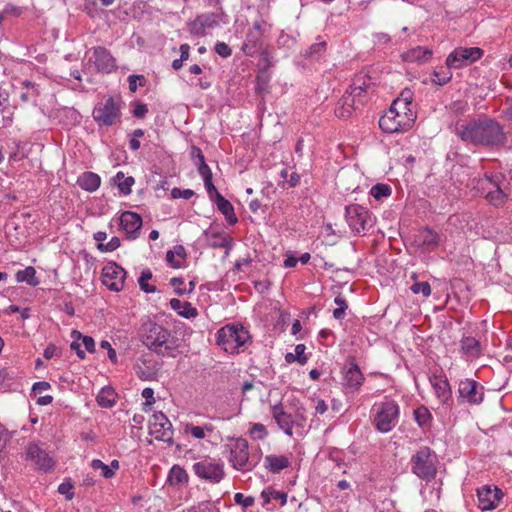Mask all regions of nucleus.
<instances>
[{
    "mask_svg": "<svg viewBox=\"0 0 512 512\" xmlns=\"http://www.w3.org/2000/svg\"><path fill=\"white\" fill-rule=\"evenodd\" d=\"M271 414L278 427L288 436L293 435L294 420L291 414L287 413L281 404L271 407Z\"/></svg>",
    "mask_w": 512,
    "mask_h": 512,
    "instance_id": "nucleus-25",
    "label": "nucleus"
},
{
    "mask_svg": "<svg viewBox=\"0 0 512 512\" xmlns=\"http://www.w3.org/2000/svg\"><path fill=\"white\" fill-rule=\"evenodd\" d=\"M186 258V251L182 245H177L166 253V261L173 268H180Z\"/></svg>",
    "mask_w": 512,
    "mask_h": 512,
    "instance_id": "nucleus-32",
    "label": "nucleus"
},
{
    "mask_svg": "<svg viewBox=\"0 0 512 512\" xmlns=\"http://www.w3.org/2000/svg\"><path fill=\"white\" fill-rule=\"evenodd\" d=\"M416 118L415 110H401L399 107L391 105L379 119V127L385 133L405 132L412 128Z\"/></svg>",
    "mask_w": 512,
    "mask_h": 512,
    "instance_id": "nucleus-6",
    "label": "nucleus"
},
{
    "mask_svg": "<svg viewBox=\"0 0 512 512\" xmlns=\"http://www.w3.org/2000/svg\"><path fill=\"white\" fill-rule=\"evenodd\" d=\"M119 224L127 239L135 240L139 237L143 221L138 213L124 211L119 217Z\"/></svg>",
    "mask_w": 512,
    "mask_h": 512,
    "instance_id": "nucleus-19",
    "label": "nucleus"
},
{
    "mask_svg": "<svg viewBox=\"0 0 512 512\" xmlns=\"http://www.w3.org/2000/svg\"><path fill=\"white\" fill-rule=\"evenodd\" d=\"M198 165V172L202 176L203 180H211L212 172L209 166L206 164L205 159L196 163Z\"/></svg>",
    "mask_w": 512,
    "mask_h": 512,
    "instance_id": "nucleus-52",
    "label": "nucleus"
},
{
    "mask_svg": "<svg viewBox=\"0 0 512 512\" xmlns=\"http://www.w3.org/2000/svg\"><path fill=\"white\" fill-rule=\"evenodd\" d=\"M411 291L414 294H422L424 297H428L431 294L430 284L426 281L424 282H415L411 287Z\"/></svg>",
    "mask_w": 512,
    "mask_h": 512,
    "instance_id": "nucleus-46",
    "label": "nucleus"
},
{
    "mask_svg": "<svg viewBox=\"0 0 512 512\" xmlns=\"http://www.w3.org/2000/svg\"><path fill=\"white\" fill-rule=\"evenodd\" d=\"M126 271L115 263L103 268L102 283L112 291H121L124 287Z\"/></svg>",
    "mask_w": 512,
    "mask_h": 512,
    "instance_id": "nucleus-18",
    "label": "nucleus"
},
{
    "mask_svg": "<svg viewBox=\"0 0 512 512\" xmlns=\"http://www.w3.org/2000/svg\"><path fill=\"white\" fill-rule=\"evenodd\" d=\"M192 470L199 478L211 483H219L225 475L223 463L212 458H204L195 462Z\"/></svg>",
    "mask_w": 512,
    "mask_h": 512,
    "instance_id": "nucleus-11",
    "label": "nucleus"
},
{
    "mask_svg": "<svg viewBox=\"0 0 512 512\" xmlns=\"http://www.w3.org/2000/svg\"><path fill=\"white\" fill-rule=\"evenodd\" d=\"M120 239L118 237H112L110 241L106 244L99 243L98 249L102 252H112L116 250L118 247H120Z\"/></svg>",
    "mask_w": 512,
    "mask_h": 512,
    "instance_id": "nucleus-50",
    "label": "nucleus"
},
{
    "mask_svg": "<svg viewBox=\"0 0 512 512\" xmlns=\"http://www.w3.org/2000/svg\"><path fill=\"white\" fill-rule=\"evenodd\" d=\"M152 278V272L149 269H146L142 271L138 283L141 288L146 293H154L156 292V287L153 285H150L148 281Z\"/></svg>",
    "mask_w": 512,
    "mask_h": 512,
    "instance_id": "nucleus-43",
    "label": "nucleus"
},
{
    "mask_svg": "<svg viewBox=\"0 0 512 512\" xmlns=\"http://www.w3.org/2000/svg\"><path fill=\"white\" fill-rule=\"evenodd\" d=\"M56 353H57V347L53 344H50L44 350L43 356L49 360V359L53 358L56 355Z\"/></svg>",
    "mask_w": 512,
    "mask_h": 512,
    "instance_id": "nucleus-64",
    "label": "nucleus"
},
{
    "mask_svg": "<svg viewBox=\"0 0 512 512\" xmlns=\"http://www.w3.org/2000/svg\"><path fill=\"white\" fill-rule=\"evenodd\" d=\"M91 467L94 470H101V475L106 478L110 479L113 478V472H111V469H108V465L104 464L99 459H94L91 462Z\"/></svg>",
    "mask_w": 512,
    "mask_h": 512,
    "instance_id": "nucleus-47",
    "label": "nucleus"
},
{
    "mask_svg": "<svg viewBox=\"0 0 512 512\" xmlns=\"http://www.w3.org/2000/svg\"><path fill=\"white\" fill-rule=\"evenodd\" d=\"M264 463L265 467L272 473H279L290 466L289 459L284 455H267Z\"/></svg>",
    "mask_w": 512,
    "mask_h": 512,
    "instance_id": "nucleus-28",
    "label": "nucleus"
},
{
    "mask_svg": "<svg viewBox=\"0 0 512 512\" xmlns=\"http://www.w3.org/2000/svg\"><path fill=\"white\" fill-rule=\"evenodd\" d=\"M149 432L157 440L172 444L173 428L170 420L163 412H156L149 420Z\"/></svg>",
    "mask_w": 512,
    "mask_h": 512,
    "instance_id": "nucleus-13",
    "label": "nucleus"
},
{
    "mask_svg": "<svg viewBox=\"0 0 512 512\" xmlns=\"http://www.w3.org/2000/svg\"><path fill=\"white\" fill-rule=\"evenodd\" d=\"M26 459L30 460L36 469L44 472L53 470L55 466L54 459L39 443L36 442H32L27 445Z\"/></svg>",
    "mask_w": 512,
    "mask_h": 512,
    "instance_id": "nucleus-15",
    "label": "nucleus"
},
{
    "mask_svg": "<svg viewBox=\"0 0 512 512\" xmlns=\"http://www.w3.org/2000/svg\"><path fill=\"white\" fill-rule=\"evenodd\" d=\"M229 462L238 471L248 472L254 469L256 463L250 459L248 441L244 438L234 439L229 445Z\"/></svg>",
    "mask_w": 512,
    "mask_h": 512,
    "instance_id": "nucleus-9",
    "label": "nucleus"
},
{
    "mask_svg": "<svg viewBox=\"0 0 512 512\" xmlns=\"http://www.w3.org/2000/svg\"><path fill=\"white\" fill-rule=\"evenodd\" d=\"M430 383L439 402L448 404L452 399V391L446 376L433 375L430 378Z\"/></svg>",
    "mask_w": 512,
    "mask_h": 512,
    "instance_id": "nucleus-24",
    "label": "nucleus"
},
{
    "mask_svg": "<svg viewBox=\"0 0 512 512\" xmlns=\"http://www.w3.org/2000/svg\"><path fill=\"white\" fill-rule=\"evenodd\" d=\"M100 347L102 349L107 350L108 357H109L110 361L112 363L116 364L117 363V354H116L115 349L112 348L111 344L107 340H102L100 342Z\"/></svg>",
    "mask_w": 512,
    "mask_h": 512,
    "instance_id": "nucleus-56",
    "label": "nucleus"
},
{
    "mask_svg": "<svg viewBox=\"0 0 512 512\" xmlns=\"http://www.w3.org/2000/svg\"><path fill=\"white\" fill-rule=\"evenodd\" d=\"M328 410V405L326 402L322 399H317L316 406H315V412L317 414L323 415Z\"/></svg>",
    "mask_w": 512,
    "mask_h": 512,
    "instance_id": "nucleus-63",
    "label": "nucleus"
},
{
    "mask_svg": "<svg viewBox=\"0 0 512 512\" xmlns=\"http://www.w3.org/2000/svg\"><path fill=\"white\" fill-rule=\"evenodd\" d=\"M78 185L88 191L94 192L96 191L101 183V179L98 174L93 172H85L78 178Z\"/></svg>",
    "mask_w": 512,
    "mask_h": 512,
    "instance_id": "nucleus-31",
    "label": "nucleus"
},
{
    "mask_svg": "<svg viewBox=\"0 0 512 512\" xmlns=\"http://www.w3.org/2000/svg\"><path fill=\"white\" fill-rule=\"evenodd\" d=\"M391 188L387 184L378 183L374 185L370 190V195L373 196L376 200H381L390 196Z\"/></svg>",
    "mask_w": 512,
    "mask_h": 512,
    "instance_id": "nucleus-44",
    "label": "nucleus"
},
{
    "mask_svg": "<svg viewBox=\"0 0 512 512\" xmlns=\"http://www.w3.org/2000/svg\"><path fill=\"white\" fill-rule=\"evenodd\" d=\"M215 203L217 209L225 216V219L230 225L237 223L238 219L235 215L233 205L219 192H216Z\"/></svg>",
    "mask_w": 512,
    "mask_h": 512,
    "instance_id": "nucleus-26",
    "label": "nucleus"
},
{
    "mask_svg": "<svg viewBox=\"0 0 512 512\" xmlns=\"http://www.w3.org/2000/svg\"><path fill=\"white\" fill-rule=\"evenodd\" d=\"M97 403L101 407L105 408L114 406L116 403V394L114 390L108 387L103 388L97 396Z\"/></svg>",
    "mask_w": 512,
    "mask_h": 512,
    "instance_id": "nucleus-36",
    "label": "nucleus"
},
{
    "mask_svg": "<svg viewBox=\"0 0 512 512\" xmlns=\"http://www.w3.org/2000/svg\"><path fill=\"white\" fill-rule=\"evenodd\" d=\"M168 481L171 485H178L188 481V474L179 465H174L169 472Z\"/></svg>",
    "mask_w": 512,
    "mask_h": 512,
    "instance_id": "nucleus-38",
    "label": "nucleus"
},
{
    "mask_svg": "<svg viewBox=\"0 0 512 512\" xmlns=\"http://www.w3.org/2000/svg\"><path fill=\"white\" fill-rule=\"evenodd\" d=\"M205 28L202 24V22L199 20L198 17H196L192 22L189 23V31L191 34H194L196 36H204L205 35Z\"/></svg>",
    "mask_w": 512,
    "mask_h": 512,
    "instance_id": "nucleus-51",
    "label": "nucleus"
},
{
    "mask_svg": "<svg viewBox=\"0 0 512 512\" xmlns=\"http://www.w3.org/2000/svg\"><path fill=\"white\" fill-rule=\"evenodd\" d=\"M170 307L186 319L198 316V310L190 302H182L177 298H173L170 300Z\"/></svg>",
    "mask_w": 512,
    "mask_h": 512,
    "instance_id": "nucleus-29",
    "label": "nucleus"
},
{
    "mask_svg": "<svg viewBox=\"0 0 512 512\" xmlns=\"http://www.w3.org/2000/svg\"><path fill=\"white\" fill-rule=\"evenodd\" d=\"M115 178L119 191L124 195L130 194L131 188L135 182L134 178L132 176L125 177L123 172H118Z\"/></svg>",
    "mask_w": 512,
    "mask_h": 512,
    "instance_id": "nucleus-41",
    "label": "nucleus"
},
{
    "mask_svg": "<svg viewBox=\"0 0 512 512\" xmlns=\"http://www.w3.org/2000/svg\"><path fill=\"white\" fill-rule=\"evenodd\" d=\"M413 243L424 251L431 252L438 247L440 243V236L436 231L425 227L418 230L414 235Z\"/></svg>",
    "mask_w": 512,
    "mask_h": 512,
    "instance_id": "nucleus-23",
    "label": "nucleus"
},
{
    "mask_svg": "<svg viewBox=\"0 0 512 512\" xmlns=\"http://www.w3.org/2000/svg\"><path fill=\"white\" fill-rule=\"evenodd\" d=\"M234 501L235 503L242 505L245 508L250 507L254 504L253 497H246L242 493H236L234 495Z\"/></svg>",
    "mask_w": 512,
    "mask_h": 512,
    "instance_id": "nucleus-53",
    "label": "nucleus"
},
{
    "mask_svg": "<svg viewBox=\"0 0 512 512\" xmlns=\"http://www.w3.org/2000/svg\"><path fill=\"white\" fill-rule=\"evenodd\" d=\"M413 99V91L409 88H405L391 105L399 107L401 110H414Z\"/></svg>",
    "mask_w": 512,
    "mask_h": 512,
    "instance_id": "nucleus-33",
    "label": "nucleus"
},
{
    "mask_svg": "<svg viewBox=\"0 0 512 512\" xmlns=\"http://www.w3.org/2000/svg\"><path fill=\"white\" fill-rule=\"evenodd\" d=\"M122 102L113 97H107L93 109L92 116L99 126H113L121 122Z\"/></svg>",
    "mask_w": 512,
    "mask_h": 512,
    "instance_id": "nucleus-8",
    "label": "nucleus"
},
{
    "mask_svg": "<svg viewBox=\"0 0 512 512\" xmlns=\"http://www.w3.org/2000/svg\"><path fill=\"white\" fill-rule=\"evenodd\" d=\"M345 217L349 227L357 233L366 230L370 225L369 211L360 205L347 206Z\"/></svg>",
    "mask_w": 512,
    "mask_h": 512,
    "instance_id": "nucleus-17",
    "label": "nucleus"
},
{
    "mask_svg": "<svg viewBox=\"0 0 512 512\" xmlns=\"http://www.w3.org/2000/svg\"><path fill=\"white\" fill-rule=\"evenodd\" d=\"M197 17L202 22L205 29L213 28L218 25L216 16L213 13L201 14V15H198Z\"/></svg>",
    "mask_w": 512,
    "mask_h": 512,
    "instance_id": "nucleus-49",
    "label": "nucleus"
},
{
    "mask_svg": "<svg viewBox=\"0 0 512 512\" xmlns=\"http://www.w3.org/2000/svg\"><path fill=\"white\" fill-rule=\"evenodd\" d=\"M432 57V50L427 47L417 46L405 52L403 59L407 62H428Z\"/></svg>",
    "mask_w": 512,
    "mask_h": 512,
    "instance_id": "nucleus-27",
    "label": "nucleus"
},
{
    "mask_svg": "<svg viewBox=\"0 0 512 512\" xmlns=\"http://www.w3.org/2000/svg\"><path fill=\"white\" fill-rule=\"evenodd\" d=\"M411 472L422 480L430 481L437 473V455L429 447H421L410 460Z\"/></svg>",
    "mask_w": 512,
    "mask_h": 512,
    "instance_id": "nucleus-7",
    "label": "nucleus"
},
{
    "mask_svg": "<svg viewBox=\"0 0 512 512\" xmlns=\"http://www.w3.org/2000/svg\"><path fill=\"white\" fill-rule=\"evenodd\" d=\"M93 62L95 70L99 73H112L116 71V59L111 52L103 46H97L92 49V56L89 58V63Z\"/></svg>",
    "mask_w": 512,
    "mask_h": 512,
    "instance_id": "nucleus-16",
    "label": "nucleus"
},
{
    "mask_svg": "<svg viewBox=\"0 0 512 512\" xmlns=\"http://www.w3.org/2000/svg\"><path fill=\"white\" fill-rule=\"evenodd\" d=\"M458 399L470 405H478L484 399L483 386L472 379H463L458 385Z\"/></svg>",
    "mask_w": 512,
    "mask_h": 512,
    "instance_id": "nucleus-14",
    "label": "nucleus"
},
{
    "mask_svg": "<svg viewBox=\"0 0 512 512\" xmlns=\"http://www.w3.org/2000/svg\"><path fill=\"white\" fill-rule=\"evenodd\" d=\"M373 91V82L367 74L356 75L348 91L342 97V107L337 111L340 117L349 116L353 109L363 105Z\"/></svg>",
    "mask_w": 512,
    "mask_h": 512,
    "instance_id": "nucleus-4",
    "label": "nucleus"
},
{
    "mask_svg": "<svg viewBox=\"0 0 512 512\" xmlns=\"http://www.w3.org/2000/svg\"><path fill=\"white\" fill-rule=\"evenodd\" d=\"M461 349L464 353H466L469 356H478L480 354V345L478 340H476L474 337H464L461 340Z\"/></svg>",
    "mask_w": 512,
    "mask_h": 512,
    "instance_id": "nucleus-39",
    "label": "nucleus"
},
{
    "mask_svg": "<svg viewBox=\"0 0 512 512\" xmlns=\"http://www.w3.org/2000/svg\"><path fill=\"white\" fill-rule=\"evenodd\" d=\"M414 418L419 426L424 427L430 423L432 415L427 407L420 406L414 410Z\"/></svg>",
    "mask_w": 512,
    "mask_h": 512,
    "instance_id": "nucleus-42",
    "label": "nucleus"
},
{
    "mask_svg": "<svg viewBox=\"0 0 512 512\" xmlns=\"http://www.w3.org/2000/svg\"><path fill=\"white\" fill-rule=\"evenodd\" d=\"M484 51L479 47L455 48L446 58L448 68L460 69L479 60Z\"/></svg>",
    "mask_w": 512,
    "mask_h": 512,
    "instance_id": "nucleus-12",
    "label": "nucleus"
},
{
    "mask_svg": "<svg viewBox=\"0 0 512 512\" xmlns=\"http://www.w3.org/2000/svg\"><path fill=\"white\" fill-rule=\"evenodd\" d=\"M215 52L219 56L224 57V58H227V57L231 56V54H232L231 48L224 42H218L215 45Z\"/></svg>",
    "mask_w": 512,
    "mask_h": 512,
    "instance_id": "nucleus-54",
    "label": "nucleus"
},
{
    "mask_svg": "<svg viewBox=\"0 0 512 512\" xmlns=\"http://www.w3.org/2000/svg\"><path fill=\"white\" fill-rule=\"evenodd\" d=\"M209 247L211 248H225L226 253L231 250L233 246V241L229 237L221 236L218 233H213L209 236Z\"/></svg>",
    "mask_w": 512,
    "mask_h": 512,
    "instance_id": "nucleus-37",
    "label": "nucleus"
},
{
    "mask_svg": "<svg viewBox=\"0 0 512 512\" xmlns=\"http://www.w3.org/2000/svg\"><path fill=\"white\" fill-rule=\"evenodd\" d=\"M478 507L483 510L495 509L502 497V492L496 486L484 485L477 489Z\"/></svg>",
    "mask_w": 512,
    "mask_h": 512,
    "instance_id": "nucleus-20",
    "label": "nucleus"
},
{
    "mask_svg": "<svg viewBox=\"0 0 512 512\" xmlns=\"http://www.w3.org/2000/svg\"><path fill=\"white\" fill-rule=\"evenodd\" d=\"M148 112L147 105L144 103H137L133 109V115L137 118H143Z\"/></svg>",
    "mask_w": 512,
    "mask_h": 512,
    "instance_id": "nucleus-60",
    "label": "nucleus"
},
{
    "mask_svg": "<svg viewBox=\"0 0 512 512\" xmlns=\"http://www.w3.org/2000/svg\"><path fill=\"white\" fill-rule=\"evenodd\" d=\"M399 406L393 401L383 402L374 417V425L382 433L391 431L398 423Z\"/></svg>",
    "mask_w": 512,
    "mask_h": 512,
    "instance_id": "nucleus-10",
    "label": "nucleus"
},
{
    "mask_svg": "<svg viewBox=\"0 0 512 512\" xmlns=\"http://www.w3.org/2000/svg\"><path fill=\"white\" fill-rule=\"evenodd\" d=\"M74 486L69 480H65L58 486V492L65 496L67 500H72L74 497Z\"/></svg>",
    "mask_w": 512,
    "mask_h": 512,
    "instance_id": "nucleus-48",
    "label": "nucleus"
},
{
    "mask_svg": "<svg viewBox=\"0 0 512 512\" xmlns=\"http://www.w3.org/2000/svg\"><path fill=\"white\" fill-rule=\"evenodd\" d=\"M15 277L18 282H25L31 286H37L39 284V280L36 277V270L31 266L19 270Z\"/></svg>",
    "mask_w": 512,
    "mask_h": 512,
    "instance_id": "nucleus-35",
    "label": "nucleus"
},
{
    "mask_svg": "<svg viewBox=\"0 0 512 512\" xmlns=\"http://www.w3.org/2000/svg\"><path fill=\"white\" fill-rule=\"evenodd\" d=\"M452 75L451 73H444L443 75L438 72V71H435L433 73V77H432V81L436 84H439V85H444L446 84L447 82H449V80L451 79Z\"/></svg>",
    "mask_w": 512,
    "mask_h": 512,
    "instance_id": "nucleus-57",
    "label": "nucleus"
},
{
    "mask_svg": "<svg viewBox=\"0 0 512 512\" xmlns=\"http://www.w3.org/2000/svg\"><path fill=\"white\" fill-rule=\"evenodd\" d=\"M73 334H77L78 338L82 337V343L88 352H93L95 350V341L92 337L82 336L78 331H74Z\"/></svg>",
    "mask_w": 512,
    "mask_h": 512,
    "instance_id": "nucleus-55",
    "label": "nucleus"
},
{
    "mask_svg": "<svg viewBox=\"0 0 512 512\" xmlns=\"http://www.w3.org/2000/svg\"><path fill=\"white\" fill-rule=\"evenodd\" d=\"M263 31L260 22H255L246 35V40L242 45V51L247 56L257 55L262 49Z\"/></svg>",
    "mask_w": 512,
    "mask_h": 512,
    "instance_id": "nucleus-21",
    "label": "nucleus"
},
{
    "mask_svg": "<svg viewBox=\"0 0 512 512\" xmlns=\"http://www.w3.org/2000/svg\"><path fill=\"white\" fill-rule=\"evenodd\" d=\"M142 397L146 400V405H152L155 402L154 391L152 388H144L142 391Z\"/></svg>",
    "mask_w": 512,
    "mask_h": 512,
    "instance_id": "nucleus-61",
    "label": "nucleus"
},
{
    "mask_svg": "<svg viewBox=\"0 0 512 512\" xmlns=\"http://www.w3.org/2000/svg\"><path fill=\"white\" fill-rule=\"evenodd\" d=\"M171 195L175 199H177V198L190 199L194 195V192L191 189L181 190L179 188H174L171 192Z\"/></svg>",
    "mask_w": 512,
    "mask_h": 512,
    "instance_id": "nucleus-58",
    "label": "nucleus"
},
{
    "mask_svg": "<svg viewBox=\"0 0 512 512\" xmlns=\"http://www.w3.org/2000/svg\"><path fill=\"white\" fill-rule=\"evenodd\" d=\"M325 50H326V42L325 41H321V42H318V43H315V44L311 45V47L309 49V55L310 56H313V55H316V54L320 55Z\"/></svg>",
    "mask_w": 512,
    "mask_h": 512,
    "instance_id": "nucleus-59",
    "label": "nucleus"
},
{
    "mask_svg": "<svg viewBox=\"0 0 512 512\" xmlns=\"http://www.w3.org/2000/svg\"><path fill=\"white\" fill-rule=\"evenodd\" d=\"M365 378L354 359H351L349 364L343 371V386L347 391H357L363 384Z\"/></svg>",
    "mask_w": 512,
    "mask_h": 512,
    "instance_id": "nucleus-22",
    "label": "nucleus"
},
{
    "mask_svg": "<svg viewBox=\"0 0 512 512\" xmlns=\"http://www.w3.org/2000/svg\"><path fill=\"white\" fill-rule=\"evenodd\" d=\"M457 134L462 141L476 146L496 147L503 145L506 141L503 126L487 116H481L459 125Z\"/></svg>",
    "mask_w": 512,
    "mask_h": 512,
    "instance_id": "nucleus-1",
    "label": "nucleus"
},
{
    "mask_svg": "<svg viewBox=\"0 0 512 512\" xmlns=\"http://www.w3.org/2000/svg\"><path fill=\"white\" fill-rule=\"evenodd\" d=\"M196 512H220L217 507H215L213 504L207 502L202 503L198 506Z\"/></svg>",
    "mask_w": 512,
    "mask_h": 512,
    "instance_id": "nucleus-62",
    "label": "nucleus"
},
{
    "mask_svg": "<svg viewBox=\"0 0 512 512\" xmlns=\"http://www.w3.org/2000/svg\"><path fill=\"white\" fill-rule=\"evenodd\" d=\"M468 186L495 207L503 206L510 198V181L501 172H486L482 178L471 179Z\"/></svg>",
    "mask_w": 512,
    "mask_h": 512,
    "instance_id": "nucleus-2",
    "label": "nucleus"
},
{
    "mask_svg": "<svg viewBox=\"0 0 512 512\" xmlns=\"http://www.w3.org/2000/svg\"><path fill=\"white\" fill-rule=\"evenodd\" d=\"M141 341L150 351L165 357H175L179 339L161 324L148 322L142 325Z\"/></svg>",
    "mask_w": 512,
    "mask_h": 512,
    "instance_id": "nucleus-3",
    "label": "nucleus"
},
{
    "mask_svg": "<svg viewBox=\"0 0 512 512\" xmlns=\"http://www.w3.org/2000/svg\"><path fill=\"white\" fill-rule=\"evenodd\" d=\"M261 497L264 500V503H268L271 499L280 501L281 506H284L287 502V494L283 491H277L271 487L263 490L261 493Z\"/></svg>",
    "mask_w": 512,
    "mask_h": 512,
    "instance_id": "nucleus-40",
    "label": "nucleus"
},
{
    "mask_svg": "<svg viewBox=\"0 0 512 512\" xmlns=\"http://www.w3.org/2000/svg\"><path fill=\"white\" fill-rule=\"evenodd\" d=\"M306 346L304 344H298L295 347V352H288L285 354V361L288 364L298 362L300 365H305L308 361V357L305 354Z\"/></svg>",
    "mask_w": 512,
    "mask_h": 512,
    "instance_id": "nucleus-34",
    "label": "nucleus"
},
{
    "mask_svg": "<svg viewBox=\"0 0 512 512\" xmlns=\"http://www.w3.org/2000/svg\"><path fill=\"white\" fill-rule=\"evenodd\" d=\"M183 431L185 434L191 435L197 440H202L207 436V433L214 431V426L211 423H205L202 426L186 423L183 427Z\"/></svg>",
    "mask_w": 512,
    "mask_h": 512,
    "instance_id": "nucleus-30",
    "label": "nucleus"
},
{
    "mask_svg": "<svg viewBox=\"0 0 512 512\" xmlns=\"http://www.w3.org/2000/svg\"><path fill=\"white\" fill-rule=\"evenodd\" d=\"M249 341L250 334L241 325H225L217 332V344L230 354H238L244 351Z\"/></svg>",
    "mask_w": 512,
    "mask_h": 512,
    "instance_id": "nucleus-5",
    "label": "nucleus"
},
{
    "mask_svg": "<svg viewBox=\"0 0 512 512\" xmlns=\"http://www.w3.org/2000/svg\"><path fill=\"white\" fill-rule=\"evenodd\" d=\"M251 437L257 440H263L267 435L266 427L261 423H253L249 429Z\"/></svg>",
    "mask_w": 512,
    "mask_h": 512,
    "instance_id": "nucleus-45",
    "label": "nucleus"
}]
</instances>
